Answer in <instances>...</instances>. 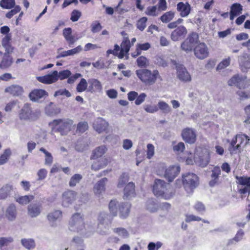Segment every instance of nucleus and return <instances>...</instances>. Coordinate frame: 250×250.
I'll return each instance as SVG.
<instances>
[{"instance_id":"nucleus-16","label":"nucleus","mask_w":250,"mask_h":250,"mask_svg":"<svg viewBox=\"0 0 250 250\" xmlns=\"http://www.w3.org/2000/svg\"><path fill=\"white\" fill-rule=\"evenodd\" d=\"M230 58L228 57L223 59L216 67V71L218 73L222 76H226L229 75V69H226L228 66L230 64Z\"/></svg>"},{"instance_id":"nucleus-47","label":"nucleus","mask_w":250,"mask_h":250,"mask_svg":"<svg viewBox=\"0 0 250 250\" xmlns=\"http://www.w3.org/2000/svg\"><path fill=\"white\" fill-rule=\"evenodd\" d=\"M45 110L46 114L49 116H53L59 112L58 109L55 107V105L52 103H50V104L46 106Z\"/></svg>"},{"instance_id":"nucleus-64","label":"nucleus","mask_w":250,"mask_h":250,"mask_svg":"<svg viewBox=\"0 0 250 250\" xmlns=\"http://www.w3.org/2000/svg\"><path fill=\"white\" fill-rule=\"evenodd\" d=\"M193 46L189 42L188 40H186L181 44V48L182 50L187 52L191 51L192 50Z\"/></svg>"},{"instance_id":"nucleus-56","label":"nucleus","mask_w":250,"mask_h":250,"mask_svg":"<svg viewBox=\"0 0 250 250\" xmlns=\"http://www.w3.org/2000/svg\"><path fill=\"white\" fill-rule=\"evenodd\" d=\"M143 107L144 110L149 113H154L158 111V108L156 105L145 104Z\"/></svg>"},{"instance_id":"nucleus-31","label":"nucleus","mask_w":250,"mask_h":250,"mask_svg":"<svg viewBox=\"0 0 250 250\" xmlns=\"http://www.w3.org/2000/svg\"><path fill=\"white\" fill-rule=\"evenodd\" d=\"M82 50V47L81 45L67 51H64L60 53L57 57V59L64 58L68 56H72L79 53Z\"/></svg>"},{"instance_id":"nucleus-49","label":"nucleus","mask_w":250,"mask_h":250,"mask_svg":"<svg viewBox=\"0 0 250 250\" xmlns=\"http://www.w3.org/2000/svg\"><path fill=\"white\" fill-rule=\"evenodd\" d=\"M83 176L79 174H75L71 177L69 182L70 187H75L82 180Z\"/></svg>"},{"instance_id":"nucleus-28","label":"nucleus","mask_w":250,"mask_h":250,"mask_svg":"<svg viewBox=\"0 0 250 250\" xmlns=\"http://www.w3.org/2000/svg\"><path fill=\"white\" fill-rule=\"evenodd\" d=\"M121 46V49L119 53L118 58L122 59L129 51L130 47V41L127 38L125 39L122 42Z\"/></svg>"},{"instance_id":"nucleus-19","label":"nucleus","mask_w":250,"mask_h":250,"mask_svg":"<svg viewBox=\"0 0 250 250\" xmlns=\"http://www.w3.org/2000/svg\"><path fill=\"white\" fill-rule=\"evenodd\" d=\"M177 10L181 17H187L190 13L191 7L188 2H179L177 4Z\"/></svg>"},{"instance_id":"nucleus-52","label":"nucleus","mask_w":250,"mask_h":250,"mask_svg":"<svg viewBox=\"0 0 250 250\" xmlns=\"http://www.w3.org/2000/svg\"><path fill=\"white\" fill-rule=\"evenodd\" d=\"M250 85V79H248L246 77H241L240 81H239L238 84V88L239 89H245Z\"/></svg>"},{"instance_id":"nucleus-8","label":"nucleus","mask_w":250,"mask_h":250,"mask_svg":"<svg viewBox=\"0 0 250 250\" xmlns=\"http://www.w3.org/2000/svg\"><path fill=\"white\" fill-rule=\"evenodd\" d=\"M209 161V152L207 149H196L194 154V162L197 165L202 167H206Z\"/></svg>"},{"instance_id":"nucleus-54","label":"nucleus","mask_w":250,"mask_h":250,"mask_svg":"<svg viewBox=\"0 0 250 250\" xmlns=\"http://www.w3.org/2000/svg\"><path fill=\"white\" fill-rule=\"evenodd\" d=\"M88 83L84 78L81 79L80 82L77 85L76 89L78 92L84 91L87 88Z\"/></svg>"},{"instance_id":"nucleus-61","label":"nucleus","mask_w":250,"mask_h":250,"mask_svg":"<svg viewBox=\"0 0 250 250\" xmlns=\"http://www.w3.org/2000/svg\"><path fill=\"white\" fill-rule=\"evenodd\" d=\"M13 8V9H11L10 11L6 13V18L11 19L13 16L20 12L21 10V7L19 5L14 6Z\"/></svg>"},{"instance_id":"nucleus-20","label":"nucleus","mask_w":250,"mask_h":250,"mask_svg":"<svg viewBox=\"0 0 250 250\" xmlns=\"http://www.w3.org/2000/svg\"><path fill=\"white\" fill-rule=\"evenodd\" d=\"M42 210V206L41 204H31L28 206V214L32 218L36 217L40 214Z\"/></svg>"},{"instance_id":"nucleus-7","label":"nucleus","mask_w":250,"mask_h":250,"mask_svg":"<svg viewBox=\"0 0 250 250\" xmlns=\"http://www.w3.org/2000/svg\"><path fill=\"white\" fill-rule=\"evenodd\" d=\"M112 220L111 216L105 212H102L98 216L97 231L101 234L104 235L108 233L109 224Z\"/></svg>"},{"instance_id":"nucleus-5","label":"nucleus","mask_w":250,"mask_h":250,"mask_svg":"<svg viewBox=\"0 0 250 250\" xmlns=\"http://www.w3.org/2000/svg\"><path fill=\"white\" fill-rule=\"evenodd\" d=\"M73 124V121L71 119H57L53 120L50 125L54 132L65 135L71 130Z\"/></svg>"},{"instance_id":"nucleus-27","label":"nucleus","mask_w":250,"mask_h":250,"mask_svg":"<svg viewBox=\"0 0 250 250\" xmlns=\"http://www.w3.org/2000/svg\"><path fill=\"white\" fill-rule=\"evenodd\" d=\"M242 11L243 6L240 3H235L232 4L229 13L230 20L232 21L235 17L241 14Z\"/></svg>"},{"instance_id":"nucleus-18","label":"nucleus","mask_w":250,"mask_h":250,"mask_svg":"<svg viewBox=\"0 0 250 250\" xmlns=\"http://www.w3.org/2000/svg\"><path fill=\"white\" fill-rule=\"evenodd\" d=\"M180 171L179 166H171L166 169L165 173V178L171 182L177 176Z\"/></svg>"},{"instance_id":"nucleus-9","label":"nucleus","mask_w":250,"mask_h":250,"mask_svg":"<svg viewBox=\"0 0 250 250\" xmlns=\"http://www.w3.org/2000/svg\"><path fill=\"white\" fill-rule=\"evenodd\" d=\"M183 184L188 192L192 191L198 185V177L193 173H188L183 175Z\"/></svg>"},{"instance_id":"nucleus-12","label":"nucleus","mask_w":250,"mask_h":250,"mask_svg":"<svg viewBox=\"0 0 250 250\" xmlns=\"http://www.w3.org/2000/svg\"><path fill=\"white\" fill-rule=\"evenodd\" d=\"M195 56L200 60H203L208 56V50L207 45L204 42L198 44L194 49Z\"/></svg>"},{"instance_id":"nucleus-26","label":"nucleus","mask_w":250,"mask_h":250,"mask_svg":"<svg viewBox=\"0 0 250 250\" xmlns=\"http://www.w3.org/2000/svg\"><path fill=\"white\" fill-rule=\"evenodd\" d=\"M62 218V212L60 210H55L47 215V219L52 226H56L55 222Z\"/></svg>"},{"instance_id":"nucleus-22","label":"nucleus","mask_w":250,"mask_h":250,"mask_svg":"<svg viewBox=\"0 0 250 250\" xmlns=\"http://www.w3.org/2000/svg\"><path fill=\"white\" fill-rule=\"evenodd\" d=\"M238 61L242 71H246L250 69V57L247 53H244L239 56Z\"/></svg>"},{"instance_id":"nucleus-3","label":"nucleus","mask_w":250,"mask_h":250,"mask_svg":"<svg viewBox=\"0 0 250 250\" xmlns=\"http://www.w3.org/2000/svg\"><path fill=\"white\" fill-rule=\"evenodd\" d=\"M71 75V72L69 70H64L58 72L56 70L53 71L51 73L45 75L43 76L37 77V80L44 84H51L60 80H64L68 78Z\"/></svg>"},{"instance_id":"nucleus-40","label":"nucleus","mask_w":250,"mask_h":250,"mask_svg":"<svg viewBox=\"0 0 250 250\" xmlns=\"http://www.w3.org/2000/svg\"><path fill=\"white\" fill-rule=\"evenodd\" d=\"M13 63L12 58L8 54H4L0 63V68L4 69L10 67Z\"/></svg>"},{"instance_id":"nucleus-10","label":"nucleus","mask_w":250,"mask_h":250,"mask_svg":"<svg viewBox=\"0 0 250 250\" xmlns=\"http://www.w3.org/2000/svg\"><path fill=\"white\" fill-rule=\"evenodd\" d=\"M19 117L22 121H31L35 120L34 114L30 105L26 104L20 110L19 114Z\"/></svg>"},{"instance_id":"nucleus-39","label":"nucleus","mask_w":250,"mask_h":250,"mask_svg":"<svg viewBox=\"0 0 250 250\" xmlns=\"http://www.w3.org/2000/svg\"><path fill=\"white\" fill-rule=\"evenodd\" d=\"M12 190V186L10 185H5L0 188V199L4 200L7 198Z\"/></svg>"},{"instance_id":"nucleus-51","label":"nucleus","mask_w":250,"mask_h":250,"mask_svg":"<svg viewBox=\"0 0 250 250\" xmlns=\"http://www.w3.org/2000/svg\"><path fill=\"white\" fill-rule=\"evenodd\" d=\"M15 5V0H1L0 2V6L3 9H11L14 7Z\"/></svg>"},{"instance_id":"nucleus-59","label":"nucleus","mask_w":250,"mask_h":250,"mask_svg":"<svg viewBox=\"0 0 250 250\" xmlns=\"http://www.w3.org/2000/svg\"><path fill=\"white\" fill-rule=\"evenodd\" d=\"M147 19L146 17H142L137 22V27L141 31H143L146 27V23Z\"/></svg>"},{"instance_id":"nucleus-1","label":"nucleus","mask_w":250,"mask_h":250,"mask_svg":"<svg viewBox=\"0 0 250 250\" xmlns=\"http://www.w3.org/2000/svg\"><path fill=\"white\" fill-rule=\"evenodd\" d=\"M153 192L155 196L166 200L171 198L174 193L169 184L164 180L156 179L153 187Z\"/></svg>"},{"instance_id":"nucleus-48","label":"nucleus","mask_w":250,"mask_h":250,"mask_svg":"<svg viewBox=\"0 0 250 250\" xmlns=\"http://www.w3.org/2000/svg\"><path fill=\"white\" fill-rule=\"evenodd\" d=\"M129 181V176L126 173H123L120 176L118 183L117 185V187L118 188H122L124 187L125 185Z\"/></svg>"},{"instance_id":"nucleus-33","label":"nucleus","mask_w":250,"mask_h":250,"mask_svg":"<svg viewBox=\"0 0 250 250\" xmlns=\"http://www.w3.org/2000/svg\"><path fill=\"white\" fill-rule=\"evenodd\" d=\"M63 36L66 41L68 42L70 46L73 44L76 40L74 37L72 35V29L70 27L65 28L63 30Z\"/></svg>"},{"instance_id":"nucleus-55","label":"nucleus","mask_w":250,"mask_h":250,"mask_svg":"<svg viewBox=\"0 0 250 250\" xmlns=\"http://www.w3.org/2000/svg\"><path fill=\"white\" fill-rule=\"evenodd\" d=\"M113 231L119 236L124 238H127L128 236L127 231L123 228H115L113 229Z\"/></svg>"},{"instance_id":"nucleus-15","label":"nucleus","mask_w":250,"mask_h":250,"mask_svg":"<svg viewBox=\"0 0 250 250\" xmlns=\"http://www.w3.org/2000/svg\"><path fill=\"white\" fill-rule=\"evenodd\" d=\"M108 179L106 178H104L98 181L94 185L93 191L95 195L98 198L102 197L105 190V184L107 182Z\"/></svg>"},{"instance_id":"nucleus-60","label":"nucleus","mask_w":250,"mask_h":250,"mask_svg":"<svg viewBox=\"0 0 250 250\" xmlns=\"http://www.w3.org/2000/svg\"><path fill=\"white\" fill-rule=\"evenodd\" d=\"M198 35L195 33H191L187 38V40L193 46L197 43L198 41Z\"/></svg>"},{"instance_id":"nucleus-43","label":"nucleus","mask_w":250,"mask_h":250,"mask_svg":"<svg viewBox=\"0 0 250 250\" xmlns=\"http://www.w3.org/2000/svg\"><path fill=\"white\" fill-rule=\"evenodd\" d=\"M21 244L25 249L31 250L35 247V241L31 238H23L21 240Z\"/></svg>"},{"instance_id":"nucleus-14","label":"nucleus","mask_w":250,"mask_h":250,"mask_svg":"<svg viewBox=\"0 0 250 250\" xmlns=\"http://www.w3.org/2000/svg\"><path fill=\"white\" fill-rule=\"evenodd\" d=\"M77 193L72 190H67L62 195V205L68 207L76 200Z\"/></svg>"},{"instance_id":"nucleus-11","label":"nucleus","mask_w":250,"mask_h":250,"mask_svg":"<svg viewBox=\"0 0 250 250\" xmlns=\"http://www.w3.org/2000/svg\"><path fill=\"white\" fill-rule=\"evenodd\" d=\"M174 65L176 67L177 75L178 79L183 82H190L191 80V76L184 65L177 63L175 62Z\"/></svg>"},{"instance_id":"nucleus-36","label":"nucleus","mask_w":250,"mask_h":250,"mask_svg":"<svg viewBox=\"0 0 250 250\" xmlns=\"http://www.w3.org/2000/svg\"><path fill=\"white\" fill-rule=\"evenodd\" d=\"M90 85L88 87V91L93 92L95 90H101L102 86L100 81L97 79H92L88 80Z\"/></svg>"},{"instance_id":"nucleus-24","label":"nucleus","mask_w":250,"mask_h":250,"mask_svg":"<svg viewBox=\"0 0 250 250\" xmlns=\"http://www.w3.org/2000/svg\"><path fill=\"white\" fill-rule=\"evenodd\" d=\"M11 37L10 35H6L1 41L2 46L4 48L5 52L4 54H9L13 52L14 48L11 45L10 41Z\"/></svg>"},{"instance_id":"nucleus-62","label":"nucleus","mask_w":250,"mask_h":250,"mask_svg":"<svg viewBox=\"0 0 250 250\" xmlns=\"http://www.w3.org/2000/svg\"><path fill=\"white\" fill-rule=\"evenodd\" d=\"M157 9L156 6H148L146 10V13L149 16H157L158 15V13H157Z\"/></svg>"},{"instance_id":"nucleus-37","label":"nucleus","mask_w":250,"mask_h":250,"mask_svg":"<svg viewBox=\"0 0 250 250\" xmlns=\"http://www.w3.org/2000/svg\"><path fill=\"white\" fill-rule=\"evenodd\" d=\"M107 164L108 160L106 159L101 158L99 161L94 162L92 165L91 168L95 171H97L106 166Z\"/></svg>"},{"instance_id":"nucleus-45","label":"nucleus","mask_w":250,"mask_h":250,"mask_svg":"<svg viewBox=\"0 0 250 250\" xmlns=\"http://www.w3.org/2000/svg\"><path fill=\"white\" fill-rule=\"evenodd\" d=\"M11 155V150L10 148L6 149L3 153L0 156V166L6 163Z\"/></svg>"},{"instance_id":"nucleus-57","label":"nucleus","mask_w":250,"mask_h":250,"mask_svg":"<svg viewBox=\"0 0 250 250\" xmlns=\"http://www.w3.org/2000/svg\"><path fill=\"white\" fill-rule=\"evenodd\" d=\"M242 76H239L238 75H235L233 76L231 79H230L228 82L229 86H236L238 87V84L239 81L241 78Z\"/></svg>"},{"instance_id":"nucleus-42","label":"nucleus","mask_w":250,"mask_h":250,"mask_svg":"<svg viewBox=\"0 0 250 250\" xmlns=\"http://www.w3.org/2000/svg\"><path fill=\"white\" fill-rule=\"evenodd\" d=\"M40 151L44 154V165L51 166L53 161V158L51 153L43 147L40 148Z\"/></svg>"},{"instance_id":"nucleus-4","label":"nucleus","mask_w":250,"mask_h":250,"mask_svg":"<svg viewBox=\"0 0 250 250\" xmlns=\"http://www.w3.org/2000/svg\"><path fill=\"white\" fill-rule=\"evenodd\" d=\"M136 74L143 83L148 85H153L160 77L159 73L157 70L151 72L146 69H139L136 71Z\"/></svg>"},{"instance_id":"nucleus-21","label":"nucleus","mask_w":250,"mask_h":250,"mask_svg":"<svg viewBox=\"0 0 250 250\" xmlns=\"http://www.w3.org/2000/svg\"><path fill=\"white\" fill-rule=\"evenodd\" d=\"M135 196L134 184L133 182H129L124 188L123 198L125 200H129Z\"/></svg>"},{"instance_id":"nucleus-50","label":"nucleus","mask_w":250,"mask_h":250,"mask_svg":"<svg viewBox=\"0 0 250 250\" xmlns=\"http://www.w3.org/2000/svg\"><path fill=\"white\" fill-rule=\"evenodd\" d=\"M235 178L237 184L250 187V176L249 177H247L236 176Z\"/></svg>"},{"instance_id":"nucleus-63","label":"nucleus","mask_w":250,"mask_h":250,"mask_svg":"<svg viewBox=\"0 0 250 250\" xmlns=\"http://www.w3.org/2000/svg\"><path fill=\"white\" fill-rule=\"evenodd\" d=\"M102 29V26L98 21H94L91 24V32L93 33L99 32Z\"/></svg>"},{"instance_id":"nucleus-2","label":"nucleus","mask_w":250,"mask_h":250,"mask_svg":"<svg viewBox=\"0 0 250 250\" xmlns=\"http://www.w3.org/2000/svg\"><path fill=\"white\" fill-rule=\"evenodd\" d=\"M131 205L127 202L119 203L117 200H111L109 203V209L114 216L117 215L119 212L120 217L126 218L130 212Z\"/></svg>"},{"instance_id":"nucleus-13","label":"nucleus","mask_w":250,"mask_h":250,"mask_svg":"<svg viewBox=\"0 0 250 250\" xmlns=\"http://www.w3.org/2000/svg\"><path fill=\"white\" fill-rule=\"evenodd\" d=\"M188 31L183 25H180L175 28L171 33L170 38L174 42L178 41L184 39L187 35Z\"/></svg>"},{"instance_id":"nucleus-35","label":"nucleus","mask_w":250,"mask_h":250,"mask_svg":"<svg viewBox=\"0 0 250 250\" xmlns=\"http://www.w3.org/2000/svg\"><path fill=\"white\" fill-rule=\"evenodd\" d=\"M107 150L105 146H101L96 148L93 151L91 159H96L101 157Z\"/></svg>"},{"instance_id":"nucleus-30","label":"nucleus","mask_w":250,"mask_h":250,"mask_svg":"<svg viewBox=\"0 0 250 250\" xmlns=\"http://www.w3.org/2000/svg\"><path fill=\"white\" fill-rule=\"evenodd\" d=\"M238 139L236 135L230 142L228 148L231 154H237L240 152V144L236 145Z\"/></svg>"},{"instance_id":"nucleus-41","label":"nucleus","mask_w":250,"mask_h":250,"mask_svg":"<svg viewBox=\"0 0 250 250\" xmlns=\"http://www.w3.org/2000/svg\"><path fill=\"white\" fill-rule=\"evenodd\" d=\"M175 13L174 12L169 11L163 14L160 18V20L164 23H169L174 18Z\"/></svg>"},{"instance_id":"nucleus-34","label":"nucleus","mask_w":250,"mask_h":250,"mask_svg":"<svg viewBox=\"0 0 250 250\" xmlns=\"http://www.w3.org/2000/svg\"><path fill=\"white\" fill-rule=\"evenodd\" d=\"M17 216L16 207L13 204L10 205L6 210V216L9 221L14 220Z\"/></svg>"},{"instance_id":"nucleus-32","label":"nucleus","mask_w":250,"mask_h":250,"mask_svg":"<svg viewBox=\"0 0 250 250\" xmlns=\"http://www.w3.org/2000/svg\"><path fill=\"white\" fill-rule=\"evenodd\" d=\"M5 91L9 93L13 96H19L21 95L23 89L22 87L18 85H12L6 87L5 89Z\"/></svg>"},{"instance_id":"nucleus-17","label":"nucleus","mask_w":250,"mask_h":250,"mask_svg":"<svg viewBox=\"0 0 250 250\" xmlns=\"http://www.w3.org/2000/svg\"><path fill=\"white\" fill-rule=\"evenodd\" d=\"M183 140L188 143L193 144L196 141V134L193 129L187 128L184 129L182 133Z\"/></svg>"},{"instance_id":"nucleus-6","label":"nucleus","mask_w":250,"mask_h":250,"mask_svg":"<svg viewBox=\"0 0 250 250\" xmlns=\"http://www.w3.org/2000/svg\"><path fill=\"white\" fill-rule=\"evenodd\" d=\"M68 228L71 231L81 232L84 228L83 215L80 212L73 214L69 221Z\"/></svg>"},{"instance_id":"nucleus-53","label":"nucleus","mask_w":250,"mask_h":250,"mask_svg":"<svg viewBox=\"0 0 250 250\" xmlns=\"http://www.w3.org/2000/svg\"><path fill=\"white\" fill-rule=\"evenodd\" d=\"M237 137L239 142L238 144H240V148L241 147V145L246 146L250 140L249 137L246 134L237 135Z\"/></svg>"},{"instance_id":"nucleus-58","label":"nucleus","mask_w":250,"mask_h":250,"mask_svg":"<svg viewBox=\"0 0 250 250\" xmlns=\"http://www.w3.org/2000/svg\"><path fill=\"white\" fill-rule=\"evenodd\" d=\"M88 129V124L86 122H80L77 127L76 132L79 133H83Z\"/></svg>"},{"instance_id":"nucleus-29","label":"nucleus","mask_w":250,"mask_h":250,"mask_svg":"<svg viewBox=\"0 0 250 250\" xmlns=\"http://www.w3.org/2000/svg\"><path fill=\"white\" fill-rule=\"evenodd\" d=\"M108 125V124L107 122L102 118L98 119L93 124V127L94 129L99 133H101L105 130L107 128Z\"/></svg>"},{"instance_id":"nucleus-44","label":"nucleus","mask_w":250,"mask_h":250,"mask_svg":"<svg viewBox=\"0 0 250 250\" xmlns=\"http://www.w3.org/2000/svg\"><path fill=\"white\" fill-rule=\"evenodd\" d=\"M146 207L147 210L150 212L156 211L158 208V205L155 199H149L146 203Z\"/></svg>"},{"instance_id":"nucleus-23","label":"nucleus","mask_w":250,"mask_h":250,"mask_svg":"<svg viewBox=\"0 0 250 250\" xmlns=\"http://www.w3.org/2000/svg\"><path fill=\"white\" fill-rule=\"evenodd\" d=\"M221 173L220 168L219 167H215L211 170L210 175L211 180L209 182L210 187H214L219 184V177Z\"/></svg>"},{"instance_id":"nucleus-38","label":"nucleus","mask_w":250,"mask_h":250,"mask_svg":"<svg viewBox=\"0 0 250 250\" xmlns=\"http://www.w3.org/2000/svg\"><path fill=\"white\" fill-rule=\"evenodd\" d=\"M158 110L164 114H167L171 113L172 109L169 105L163 101H160L157 104Z\"/></svg>"},{"instance_id":"nucleus-25","label":"nucleus","mask_w":250,"mask_h":250,"mask_svg":"<svg viewBox=\"0 0 250 250\" xmlns=\"http://www.w3.org/2000/svg\"><path fill=\"white\" fill-rule=\"evenodd\" d=\"M47 95V92L42 89H35L30 93L29 97L30 100L33 102L38 101Z\"/></svg>"},{"instance_id":"nucleus-46","label":"nucleus","mask_w":250,"mask_h":250,"mask_svg":"<svg viewBox=\"0 0 250 250\" xmlns=\"http://www.w3.org/2000/svg\"><path fill=\"white\" fill-rule=\"evenodd\" d=\"M34 199L32 195H24L18 197L16 201L21 205H26Z\"/></svg>"}]
</instances>
